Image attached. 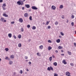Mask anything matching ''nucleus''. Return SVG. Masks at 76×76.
Masks as SVG:
<instances>
[{"label":"nucleus","mask_w":76,"mask_h":76,"mask_svg":"<svg viewBox=\"0 0 76 76\" xmlns=\"http://www.w3.org/2000/svg\"><path fill=\"white\" fill-rule=\"evenodd\" d=\"M10 58H14V56L11 55L10 56Z\"/></svg>","instance_id":"nucleus-30"},{"label":"nucleus","mask_w":76,"mask_h":76,"mask_svg":"<svg viewBox=\"0 0 76 76\" xmlns=\"http://www.w3.org/2000/svg\"><path fill=\"white\" fill-rule=\"evenodd\" d=\"M60 34H61V35H62V36H63V35H64V34L63 33V32H60Z\"/></svg>","instance_id":"nucleus-35"},{"label":"nucleus","mask_w":76,"mask_h":76,"mask_svg":"<svg viewBox=\"0 0 76 76\" xmlns=\"http://www.w3.org/2000/svg\"><path fill=\"white\" fill-rule=\"evenodd\" d=\"M21 37H22V36H21V35L20 34L18 36V38H19V39H20Z\"/></svg>","instance_id":"nucleus-21"},{"label":"nucleus","mask_w":76,"mask_h":76,"mask_svg":"<svg viewBox=\"0 0 76 76\" xmlns=\"http://www.w3.org/2000/svg\"><path fill=\"white\" fill-rule=\"evenodd\" d=\"M26 71H27V72H28V71H29V69H26Z\"/></svg>","instance_id":"nucleus-51"},{"label":"nucleus","mask_w":76,"mask_h":76,"mask_svg":"<svg viewBox=\"0 0 76 76\" xmlns=\"http://www.w3.org/2000/svg\"><path fill=\"white\" fill-rule=\"evenodd\" d=\"M71 24L72 26H74V23H73V22H72L71 23Z\"/></svg>","instance_id":"nucleus-34"},{"label":"nucleus","mask_w":76,"mask_h":76,"mask_svg":"<svg viewBox=\"0 0 76 76\" xmlns=\"http://www.w3.org/2000/svg\"><path fill=\"white\" fill-rule=\"evenodd\" d=\"M48 50H51V49H52V47H51V46H49L48 48Z\"/></svg>","instance_id":"nucleus-20"},{"label":"nucleus","mask_w":76,"mask_h":76,"mask_svg":"<svg viewBox=\"0 0 76 76\" xmlns=\"http://www.w3.org/2000/svg\"><path fill=\"white\" fill-rule=\"evenodd\" d=\"M67 22H66V23H69V20H67Z\"/></svg>","instance_id":"nucleus-53"},{"label":"nucleus","mask_w":76,"mask_h":76,"mask_svg":"<svg viewBox=\"0 0 76 76\" xmlns=\"http://www.w3.org/2000/svg\"><path fill=\"white\" fill-rule=\"evenodd\" d=\"M74 45L75 46V47H76V43H74Z\"/></svg>","instance_id":"nucleus-46"},{"label":"nucleus","mask_w":76,"mask_h":76,"mask_svg":"<svg viewBox=\"0 0 76 76\" xmlns=\"http://www.w3.org/2000/svg\"><path fill=\"white\" fill-rule=\"evenodd\" d=\"M56 42L57 43H59L60 42V39H58L57 40H56Z\"/></svg>","instance_id":"nucleus-11"},{"label":"nucleus","mask_w":76,"mask_h":76,"mask_svg":"<svg viewBox=\"0 0 76 76\" xmlns=\"http://www.w3.org/2000/svg\"><path fill=\"white\" fill-rule=\"evenodd\" d=\"M70 65H71V66H74V64L73 63H71L70 64Z\"/></svg>","instance_id":"nucleus-28"},{"label":"nucleus","mask_w":76,"mask_h":76,"mask_svg":"<svg viewBox=\"0 0 76 76\" xmlns=\"http://www.w3.org/2000/svg\"><path fill=\"white\" fill-rule=\"evenodd\" d=\"M55 52L56 53H58V51L56 50Z\"/></svg>","instance_id":"nucleus-55"},{"label":"nucleus","mask_w":76,"mask_h":76,"mask_svg":"<svg viewBox=\"0 0 76 76\" xmlns=\"http://www.w3.org/2000/svg\"><path fill=\"white\" fill-rule=\"evenodd\" d=\"M52 57L53 58H54L55 57V56H54L53 55L52 56Z\"/></svg>","instance_id":"nucleus-57"},{"label":"nucleus","mask_w":76,"mask_h":76,"mask_svg":"<svg viewBox=\"0 0 76 76\" xmlns=\"http://www.w3.org/2000/svg\"><path fill=\"white\" fill-rule=\"evenodd\" d=\"M59 38H61V36H59Z\"/></svg>","instance_id":"nucleus-62"},{"label":"nucleus","mask_w":76,"mask_h":76,"mask_svg":"<svg viewBox=\"0 0 76 76\" xmlns=\"http://www.w3.org/2000/svg\"><path fill=\"white\" fill-rule=\"evenodd\" d=\"M20 73H21V74H22L23 73V71L22 70H20Z\"/></svg>","instance_id":"nucleus-41"},{"label":"nucleus","mask_w":76,"mask_h":76,"mask_svg":"<svg viewBox=\"0 0 76 76\" xmlns=\"http://www.w3.org/2000/svg\"><path fill=\"white\" fill-rule=\"evenodd\" d=\"M11 24H14L15 23V21H12L11 22Z\"/></svg>","instance_id":"nucleus-44"},{"label":"nucleus","mask_w":76,"mask_h":76,"mask_svg":"<svg viewBox=\"0 0 76 76\" xmlns=\"http://www.w3.org/2000/svg\"><path fill=\"white\" fill-rule=\"evenodd\" d=\"M49 59L50 61H51V60H52V57H50Z\"/></svg>","instance_id":"nucleus-25"},{"label":"nucleus","mask_w":76,"mask_h":76,"mask_svg":"<svg viewBox=\"0 0 76 76\" xmlns=\"http://www.w3.org/2000/svg\"><path fill=\"white\" fill-rule=\"evenodd\" d=\"M12 63H13V62L12 61H10L9 62V64L10 65L12 64Z\"/></svg>","instance_id":"nucleus-26"},{"label":"nucleus","mask_w":76,"mask_h":76,"mask_svg":"<svg viewBox=\"0 0 76 76\" xmlns=\"http://www.w3.org/2000/svg\"><path fill=\"white\" fill-rule=\"evenodd\" d=\"M52 9H53V10H55L56 9V7L54 5L52 6Z\"/></svg>","instance_id":"nucleus-9"},{"label":"nucleus","mask_w":76,"mask_h":76,"mask_svg":"<svg viewBox=\"0 0 76 76\" xmlns=\"http://www.w3.org/2000/svg\"><path fill=\"white\" fill-rule=\"evenodd\" d=\"M24 16L25 17H28V14L27 13L24 14Z\"/></svg>","instance_id":"nucleus-5"},{"label":"nucleus","mask_w":76,"mask_h":76,"mask_svg":"<svg viewBox=\"0 0 76 76\" xmlns=\"http://www.w3.org/2000/svg\"><path fill=\"white\" fill-rule=\"evenodd\" d=\"M29 19L30 20H32V16H30L29 17Z\"/></svg>","instance_id":"nucleus-32"},{"label":"nucleus","mask_w":76,"mask_h":76,"mask_svg":"<svg viewBox=\"0 0 76 76\" xmlns=\"http://www.w3.org/2000/svg\"><path fill=\"white\" fill-rule=\"evenodd\" d=\"M61 56H64V54H61Z\"/></svg>","instance_id":"nucleus-54"},{"label":"nucleus","mask_w":76,"mask_h":76,"mask_svg":"<svg viewBox=\"0 0 76 76\" xmlns=\"http://www.w3.org/2000/svg\"><path fill=\"white\" fill-rule=\"evenodd\" d=\"M3 6H4V7H6V3H5L3 4Z\"/></svg>","instance_id":"nucleus-39"},{"label":"nucleus","mask_w":76,"mask_h":76,"mask_svg":"<svg viewBox=\"0 0 76 76\" xmlns=\"http://www.w3.org/2000/svg\"><path fill=\"white\" fill-rule=\"evenodd\" d=\"M16 75V73L14 72V75Z\"/></svg>","instance_id":"nucleus-59"},{"label":"nucleus","mask_w":76,"mask_h":76,"mask_svg":"<svg viewBox=\"0 0 76 76\" xmlns=\"http://www.w3.org/2000/svg\"><path fill=\"white\" fill-rule=\"evenodd\" d=\"M51 28V26H48V29H50Z\"/></svg>","instance_id":"nucleus-42"},{"label":"nucleus","mask_w":76,"mask_h":76,"mask_svg":"<svg viewBox=\"0 0 76 76\" xmlns=\"http://www.w3.org/2000/svg\"><path fill=\"white\" fill-rule=\"evenodd\" d=\"M6 22V20H4V22Z\"/></svg>","instance_id":"nucleus-56"},{"label":"nucleus","mask_w":76,"mask_h":76,"mask_svg":"<svg viewBox=\"0 0 76 76\" xmlns=\"http://www.w3.org/2000/svg\"><path fill=\"white\" fill-rule=\"evenodd\" d=\"M62 62L64 63V64H67V62H66V60L64 59L62 61Z\"/></svg>","instance_id":"nucleus-8"},{"label":"nucleus","mask_w":76,"mask_h":76,"mask_svg":"<svg viewBox=\"0 0 76 76\" xmlns=\"http://www.w3.org/2000/svg\"><path fill=\"white\" fill-rule=\"evenodd\" d=\"M25 6L27 8H29V7H30V5L29 4H26L25 5Z\"/></svg>","instance_id":"nucleus-6"},{"label":"nucleus","mask_w":76,"mask_h":76,"mask_svg":"<svg viewBox=\"0 0 76 76\" xmlns=\"http://www.w3.org/2000/svg\"><path fill=\"white\" fill-rule=\"evenodd\" d=\"M22 10H24V9H25V8H24V7H22Z\"/></svg>","instance_id":"nucleus-52"},{"label":"nucleus","mask_w":76,"mask_h":76,"mask_svg":"<svg viewBox=\"0 0 76 76\" xmlns=\"http://www.w3.org/2000/svg\"><path fill=\"white\" fill-rule=\"evenodd\" d=\"M39 48L40 49H41L42 50L43 48V46L42 45H41L40 46H39Z\"/></svg>","instance_id":"nucleus-12"},{"label":"nucleus","mask_w":76,"mask_h":76,"mask_svg":"<svg viewBox=\"0 0 76 76\" xmlns=\"http://www.w3.org/2000/svg\"><path fill=\"white\" fill-rule=\"evenodd\" d=\"M68 53L69 55H72V53L69 52V51H68Z\"/></svg>","instance_id":"nucleus-15"},{"label":"nucleus","mask_w":76,"mask_h":76,"mask_svg":"<svg viewBox=\"0 0 76 76\" xmlns=\"http://www.w3.org/2000/svg\"><path fill=\"white\" fill-rule=\"evenodd\" d=\"M5 60H9V58L8 57H6L5 58Z\"/></svg>","instance_id":"nucleus-33"},{"label":"nucleus","mask_w":76,"mask_h":76,"mask_svg":"<svg viewBox=\"0 0 76 76\" xmlns=\"http://www.w3.org/2000/svg\"><path fill=\"white\" fill-rule=\"evenodd\" d=\"M29 12H30V11H31V10H29Z\"/></svg>","instance_id":"nucleus-60"},{"label":"nucleus","mask_w":76,"mask_h":76,"mask_svg":"<svg viewBox=\"0 0 76 76\" xmlns=\"http://www.w3.org/2000/svg\"><path fill=\"white\" fill-rule=\"evenodd\" d=\"M17 4H18V5H21V6L23 5V4L22 5V3H21V1H18L17 2Z\"/></svg>","instance_id":"nucleus-4"},{"label":"nucleus","mask_w":76,"mask_h":76,"mask_svg":"<svg viewBox=\"0 0 76 76\" xmlns=\"http://www.w3.org/2000/svg\"><path fill=\"white\" fill-rule=\"evenodd\" d=\"M0 20H1L2 22H3L4 21V18L3 17H2L0 19Z\"/></svg>","instance_id":"nucleus-17"},{"label":"nucleus","mask_w":76,"mask_h":76,"mask_svg":"<svg viewBox=\"0 0 76 76\" xmlns=\"http://www.w3.org/2000/svg\"><path fill=\"white\" fill-rule=\"evenodd\" d=\"M2 7L3 8V10H6V8H5V7H4L2 6Z\"/></svg>","instance_id":"nucleus-38"},{"label":"nucleus","mask_w":76,"mask_h":76,"mask_svg":"<svg viewBox=\"0 0 76 76\" xmlns=\"http://www.w3.org/2000/svg\"><path fill=\"white\" fill-rule=\"evenodd\" d=\"M28 64L30 65H31V62L29 61L28 62Z\"/></svg>","instance_id":"nucleus-48"},{"label":"nucleus","mask_w":76,"mask_h":76,"mask_svg":"<svg viewBox=\"0 0 76 76\" xmlns=\"http://www.w3.org/2000/svg\"><path fill=\"white\" fill-rule=\"evenodd\" d=\"M25 59H28V56H25Z\"/></svg>","instance_id":"nucleus-47"},{"label":"nucleus","mask_w":76,"mask_h":76,"mask_svg":"<svg viewBox=\"0 0 76 76\" xmlns=\"http://www.w3.org/2000/svg\"><path fill=\"white\" fill-rule=\"evenodd\" d=\"M62 48H63V47H62L61 46H59L58 47V49H59V50L62 49Z\"/></svg>","instance_id":"nucleus-19"},{"label":"nucleus","mask_w":76,"mask_h":76,"mask_svg":"<svg viewBox=\"0 0 76 76\" xmlns=\"http://www.w3.org/2000/svg\"><path fill=\"white\" fill-rule=\"evenodd\" d=\"M47 70H49V71H50L51 70H53V68L51 66H50V67H48Z\"/></svg>","instance_id":"nucleus-1"},{"label":"nucleus","mask_w":76,"mask_h":76,"mask_svg":"<svg viewBox=\"0 0 76 76\" xmlns=\"http://www.w3.org/2000/svg\"><path fill=\"white\" fill-rule=\"evenodd\" d=\"M54 76H58L57 74L56 73H55L54 74Z\"/></svg>","instance_id":"nucleus-43"},{"label":"nucleus","mask_w":76,"mask_h":76,"mask_svg":"<svg viewBox=\"0 0 76 76\" xmlns=\"http://www.w3.org/2000/svg\"><path fill=\"white\" fill-rule=\"evenodd\" d=\"M75 18V16L73 15H72L71 18L72 19H73Z\"/></svg>","instance_id":"nucleus-29"},{"label":"nucleus","mask_w":76,"mask_h":76,"mask_svg":"<svg viewBox=\"0 0 76 76\" xmlns=\"http://www.w3.org/2000/svg\"><path fill=\"white\" fill-rule=\"evenodd\" d=\"M3 16L5 17H7L8 16V15H6V14H3Z\"/></svg>","instance_id":"nucleus-18"},{"label":"nucleus","mask_w":76,"mask_h":76,"mask_svg":"<svg viewBox=\"0 0 76 76\" xmlns=\"http://www.w3.org/2000/svg\"><path fill=\"white\" fill-rule=\"evenodd\" d=\"M12 36V34L11 33H10L8 34V37L9 38H11Z\"/></svg>","instance_id":"nucleus-10"},{"label":"nucleus","mask_w":76,"mask_h":76,"mask_svg":"<svg viewBox=\"0 0 76 76\" xmlns=\"http://www.w3.org/2000/svg\"><path fill=\"white\" fill-rule=\"evenodd\" d=\"M60 9H63V5H61L59 7Z\"/></svg>","instance_id":"nucleus-13"},{"label":"nucleus","mask_w":76,"mask_h":76,"mask_svg":"<svg viewBox=\"0 0 76 76\" xmlns=\"http://www.w3.org/2000/svg\"><path fill=\"white\" fill-rule=\"evenodd\" d=\"M58 21H56L55 23V25H58Z\"/></svg>","instance_id":"nucleus-27"},{"label":"nucleus","mask_w":76,"mask_h":76,"mask_svg":"<svg viewBox=\"0 0 76 76\" xmlns=\"http://www.w3.org/2000/svg\"><path fill=\"white\" fill-rule=\"evenodd\" d=\"M48 24H49V22H48V21H47L46 22V25H48Z\"/></svg>","instance_id":"nucleus-45"},{"label":"nucleus","mask_w":76,"mask_h":76,"mask_svg":"<svg viewBox=\"0 0 76 76\" xmlns=\"http://www.w3.org/2000/svg\"><path fill=\"white\" fill-rule=\"evenodd\" d=\"M25 73V74H26V73H27L26 72Z\"/></svg>","instance_id":"nucleus-64"},{"label":"nucleus","mask_w":76,"mask_h":76,"mask_svg":"<svg viewBox=\"0 0 76 76\" xmlns=\"http://www.w3.org/2000/svg\"><path fill=\"white\" fill-rule=\"evenodd\" d=\"M27 27L28 28H30V27H31V26L29 25H28L27 26Z\"/></svg>","instance_id":"nucleus-36"},{"label":"nucleus","mask_w":76,"mask_h":76,"mask_svg":"<svg viewBox=\"0 0 76 76\" xmlns=\"http://www.w3.org/2000/svg\"><path fill=\"white\" fill-rule=\"evenodd\" d=\"M37 55L39 56V57L41 56V54L39 53H37Z\"/></svg>","instance_id":"nucleus-23"},{"label":"nucleus","mask_w":76,"mask_h":76,"mask_svg":"<svg viewBox=\"0 0 76 76\" xmlns=\"http://www.w3.org/2000/svg\"><path fill=\"white\" fill-rule=\"evenodd\" d=\"M3 1V0H0V3H2Z\"/></svg>","instance_id":"nucleus-50"},{"label":"nucleus","mask_w":76,"mask_h":76,"mask_svg":"<svg viewBox=\"0 0 76 76\" xmlns=\"http://www.w3.org/2000/svg\"><path fill=\"white\" fill-rule=\"evenodd\" d=\"M23 31H24L23 28H21V32H23Z\"/></svg>","instance_id":"nucleus-37"},{"label":"nucleus","mask_w":76,"mask_h":76,"mask_svg":"<svg viewBox=\"0 0 76 76\" xmlns=\"http://www.w3.org/2000/svg\"><path fill=\"white\" fill-rule=\"evenodd\" d=\"M32 29L35 30L36 29V27L34 26L32 28Z\"/></svg>","instance_id":"nucleus-24"},{"label":"nucleus","mask_w":76,"mask_h":76,"mask_svg":"<svg viewBox=\"0 0 76 76\" xmlns=\"http://www.w3.org/2000/svg\"><path fill=\"white\" fill-rule=\"evenodd\" d=\"M61 52H62V53H63V52H64V51H63V50H61Z\"/></svg>","instance_id":"nucleus-58"},{"label":"nucleus","mask_w":76,"mask_h":76,"mask_svg":"<svg viewBox=\"0 0 76 76\" xmlns=\"http://www.w3.org/2000/svg\"><path fill=\"white\" fill-rule=\"evenodd\" d=\"M26 0H23L22 1H21V5L23 4V2H24V1H25Z\"/></svg>","instance_id":"nucleus-14"},{"label":"nucleus","mask_w":76,"mask_h":76,"mask_svg":"<svg viewBox=\"0 0 76 76\" xmlns=\"http://www.w3.org/2000/svg\"><path fill=\"white\" fill-rule=\"evenodd\" d=\"M1 58H0V61H1Z\"/></svg>","instance_id":"nucleus-63"},{"label":"nucleus","mask_w":76,"mask_h":76,"mask_svg":"<svg viewBox=\"0 0 76 76\" xmlns=\"http://www.w3.org/2000/svg\"><path fill=\"white\" fill-rule=\"evenodd\" d=\"M5 50L6 51H9V49L7 48H5Z\"/></svg>","instance_id":"nucleus-31"},{"label":"nucleus","mask_w":76,"mask_h":76,"mask_svg":"<svg viewBox=\"0 0 76 76\" xmlns=\"http://www.w3.org/2000/svg\"><path fill=\"white\" fill-rule=\"evenodd\" d=\"M66 76H69V75H70V73L69 72H66Z\"/></svg>","instance_id":"nucleus-3"},{"label":"nucleus","mask_w":76,"mask_h":76,"mask_svg":"<svg viewBox=\"0 0 76 76\" xmlns=\"http://www.w3.org/2000/svg\"><path fill=\"white\" fill-rule=\"evenodd\" d=\"M31 8L33 10H37V9H38V8L36 7L35 6H32Z\"/></svg>","instance_id":"nucleus-2"},{"label":"nucleus","mask_w":76,"mask_h":76,"mask_svg":"<svg viewBox=\"0 0 76 76\" xmlns=\"http://www.w3.org/2000/svg\"><path fill=\"white\" fill-rule=\"evenodd\" d=\"M14 39H16V37L15 35L14 36Z\"/></svg>","instance_id":"nucleus-49"},{"label":"nucleus","mask_w":76,"mask_h":76,"mask_svg":"<svg viewBox=\"0 0 76 76\" xmlns=\"http://www.w3.org/2000/svg\"><path fill=\"white\" fill-rule=\"evenodd\" d=\"M19 22H21V23H22V22H23V19L22 18H20L19 19Z\"/></svg>","instance_id":"nucleus-7"},{"label":"nucleus","mask_w":76,"mask_h":76,"mask_svg":"<svg viewBox=\"0 0 76 76\" xmlns=\"http://www.w3.org/2000/svg\"><path fill=\"white\" fill-rule=\"evenodd\" d=\"M28 61V60H26V61Z\"/></svg>","instance_id":"nucleus-61"},{"label":"nucleus","mask_w":76,"mask_h":76,"mask_svg":"<svg viewBox=\"0 0 76 76\" xmlns=\"http://www.w3.org/2000/svg\"><path fill=\"white\" fill-rule=\"evenodd\" d=\"M48 42L50 43H51V41L50 40H48Z\"/></svg>","instance_id":"nucleus-40"},{"label":"nucleus","mask_w":76,"mask_h":76,"mask_svg":"<svg viewBox=\"0 0 76 76\" xmlns=\"http://www.w3.org/2000/svg\"><path fill=\"white\" fill-rule=\"evenodd\" d=\"M18 46L19 47H21L22 46V45H21V43H19L18 45Z\"/></svg>","instance_id":"nucleus-22"},{"label":"nucleus","mask_w":76,"mask_h":76,"mask_svg":"<svg viewBox=\"0 0 76 76\" xmlns=\"http://www.w3.org/2000/svg\"><path fill=\"white\" fill-rule=\"evenodd\" d=\"M53 64L54 66H57V62H54L53 63Z\"/></svg>","instance_id":"nucleus-16"}]
</instances>
